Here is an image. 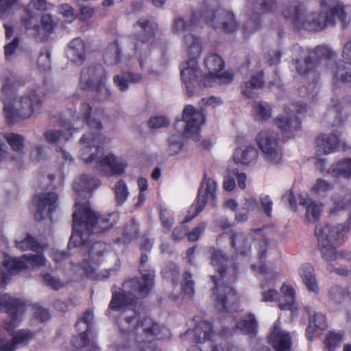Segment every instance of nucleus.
I'll return each mask as SVG.
<instances>
[{
  "label": "nucleus",
  "instance_id": "nucleus-1",
  "mask_svg": "<svg viewBox=\"0 0 351 351\" xmlns=\"http://www.w3.org/2000/svg\"><path fill=\"white\" fill-rule=\"evenodd\" d=\"M202 23L225 33H232L238 28V23L232 12L220 7L211 8L208 1L203 2L199 10L192 13L190 21H186L182 17L175 20L173 25L175 32H188L184 37V41L187 46L189 60L186 62V66L181 69L180 75L189 97L198 95L204 88L210 86L215 79L230 84L234 78L233 73L228 71L220 73L225 67V62L217 53H212L205 58L204 64L208 73L202 74L197 62L202 53L201 41L191 33L197 27H202Z\"/></svg>",
  "mask_w": 351,
  "mask_h": 351
},
{
  "label": "nucleus",
  "instance_id": "nucleus-2",
  "mask_svg": "<svg viewBox=\"0 0 351 351\" xmlns=\"http://www.w3.org/2000/svg\"><path fill=\"white\" fill-rule=\"evenodd\" d=\"M80 115H76L75 112L69 110L70 119L61 117L60 124L62 129L58 130H50L44 133L45 141L49 144H54L62 139L67 141L72 134L86 125L93 132L84 134L80 140L83 145L80 149V158L86 164L96 162V168L101 172L107 169L110 171L111 175H121L126 167V164L119 161L117 157L109 154L105 157L99 159L98 155L101 153L100 138L102 129L101 121L105 116L103 110H96L93 113V108L88 103L82 104Z\"/></svg>",
  "mask_w": 351,
  "mask_h": 351
},
{
  "label": "nucleus",
  "instance_id": "nucleus-3",
  "mask_svg": "<svg viewBox=\"0 0 351 351\" xmlns=\"http://www.w3.org/2000/svg\"><path fill=\"white\" fill-rule=\"evenodd\" d=\"M117 324L121 333L114 346L115 351H160L149 346L161 332V327L152 318L139 321V314L128 308L119 316Z\"/></svg>",
  "mask_w": 351,
  "mask_h": 351
},
{
  "label": "nucleus",
  "instance_id": "nucleus-4",
  "mask_svg": "<svg viewBox=\"0 0 351 351\" xmlns=\"http://www.w3.org/2000/svg\"><path fill=\"white\" fill-rule=\"evenodd\" d=\"M300 58L293 59V64L298 73L302 76L313 75V86L318 82L319 74L317 73L316 68L321 61L326 60V67L331 70L332 73V83L335 85L339 84H348L351 86V62H346L343 60L333 62L331 67L332 58L335 56L334 52L328 47L318 45L312 50L305 51L301 47H298Z\"/></svg>",
  "mask_w": 351,
  "mask_h": 351
},
{
  "label": "nucleus",
  "instance_id": "nucleus-5",
  "mask_svg": "<svg viewBox=\"0 0 351 351\" xmlns=\"http://www.w3.org/2000/svg\"><path fill=\"white\" fill-rule=\"evenodd\" d=\"M346 8L342 3L338 2L327 13L319 12L304 14L306 9L304 5L298 0H291L285 5L282 14L298 30L319 32L327 26H334L335 17L341 23L343 28H346L350 23V17L346 12Z\"/></svg>",
  "mask_w": 351,
  "mask_h": 351
},
{
  "label": "nucleus",
  "instance_id": "nucleus-6",
  "mask_svg": "<svg viewBox=\"0 0 351 351\" xmlns=\"http://www.w3.org/2000/svg\"><path fill=\"white\" fill-rule=\"evenodd\" d=\"M25 84V82L22 77L13 74L3 80L1 88L3 112L5 121L9 125H14L21 119L29 118L42 107V100L37 93L38 90L33 88L27 95L21 97L19 108H14L16 91Z\"/></svg>",
  "mask_w": 351,
  "mask_h": 351
},
{
  "label": "nucleus",
  "instance_id": "nucleus-7",
  "mask_svg": "<svg viewBox=\"0 0 351 351\" xmlns=\"http://www.w3.org/2000/svg\"><path fill=\"white\" fill-rule=\"evenodd\" d=\"M210 263L218 273V276H211L215 285V288L212 289V297L215 306L220 311L229 310L237 301L235 291L228 285L237 278L236 267L221 250L215 249L211 252Z\"/></svg>",
  "mask_w": 351,
  "mask_h": 351
},
{
  "label": "nucleus",
  "instance_id": "nucleus-8",
  "mask_svg": "<svg viewBox=\"0 0 351 351\" xmlns=\"http://www.w3.org/2000/svg\"><path fill=\"white\" fill-rule=\"evenodd\" d=\"M81 267L90 278L104 280L120 269L121 261L110 245L97 241L91 245Z\"/></svg>",
  "mask_w": 351,
  "mask_h": 351
},
{
  "label": "nucleus",
  "instance_id": "nucleus-9",
  "mask_svg": "<svg viewBox=\"0 0 351 351\" xmlns=\"http://www.w3.org/2000/svg\"><path fill=\"white\" fill-rule=\"evenodd\" d=\"M147 256L142 254L140 271L142 279H131L123 284V290L112 294L109 308L118 311L132 306L136 299L145 297L154 286V271L143 269V264L147 261Z\"/></svg>",
  "mask_w": 351,
  "mask_h": 351
},
{
  "label": "nucleus",
  "instance_id": "nucleus-10",
  "mask_svg": "<svg viewBox=\"0 0 351 351\" xmlns=\"http://www.w3.org/2000/svg\"><path fill=\"white\" fill-rule=\"evenodd\" d=\"M107 72L101 64H93L82 71L79 86L83 90L94 93L97 101H109L111 92L106 85Z\"/></svg>",
  "mask_w": 351,
  "mask_h": 351
},
{
  "label": "nucleus",
  "instance_id": "nucleus-11",
  "mask_svg": "<svg viewBox=\"0 0 351 351\" xmlns=\"http://www.w3.org/2000/svg\"><path fill=\"white\" fill-rule=\"evenodd\" d=\"M73 221V233L68 243L69 249L84 245L91 234L104 232L112 226L110 221Z\"/></svg>",
  "mask_w": 351,
  "mask_h": 351
},
{
  "label": "nucleus",
  "instance_id": "nucleus-12",
  "mask_svg": "<svg viewBox=\"0 0 351 351\" xmlns=\"http://www.w3.org/2000/svg\"><path fill=\"white\" fill-rule=\"evenodd\" d=\"M136 25L140 27L141 30L134 34L136 43L134 49L136 53L138 54V62L141 68H144V60L149 55L152 49V43L154 40L158 25L151 22L148 19H140Z\"/></svg>",
  "mask_w": 351,
  "mask_h": 351
},
{
  "label": "nucleus",
  "instance_id": "nucleus-13",
  "mask_svg": "<svg viewBox=\"0 0 351 351\" xmlns=\"http://www.w3.org/2000/svg\"><path fill=\"white\" fill-rule=\"evenodd\" d=\"M182 120H178L174 127L178 129L180 123L184 122V133L187 138L194 141L200 139L201 127L204 123L206 117L202 110L195 109L192 105H186L182 111Z\"/></svg>",
  "mask_w": 351,
  "mask_h": 351
},
{
  "label": "nucleus",
  "instance_id": "nucleus-14",
  "mask_svg": "<svg viewBox=\"0 0 351 351\" xmlns=\"http://www.w3.org/2000/svg\"><path fill=\"white\" fill-rule=\"evenodd\" d=\"M6 308L8 318L3 322V327L7 332L12 331L22 321L26 310L25 304L19 299L12 298L8 294H0V311Z\"/></svg>",
  "mask_w": 351,
  "mask_h": 351
},
{
  "label": "nucleus",
  "instance_id": "nucleus-15",
  "mask_svg": "<svg viewBox=\"0 0 351 351\" xmlns=\"http://www.w3.org/2000/svg\"><path fill=\"white\" fill-rule=\"evenodd\" d=\"M206 176V173H204V179L197 195L196 202L189 207L184 219H193L196 217L203 210L208 200L215 202L217 183L214 180L207 178Z\"/></svg>",
  "mask_w": 351,
  "mask_h": 351
},
{
  "label": "nucleus",
  "instance_id": "nucleus-16",
  "mask_svg": "<svg viewBox=\"0 0 351 351\" xmlns=\"http://www.w3.org/2000/svg\"><path fill=\"white\" fill-rule=\"evenodd\" d=\"M279 139L278 134L269 130H262L256 136L257 145L265 159L274 163L280 162L282 157Z\"/></svg>",
  "mask_w": 351,
  "mask_h": 351
},
{
  "label": "nucleus",
  "instance_id": "nucleus-17",
  "mask_svg": "<svg viewBox=\"0 0 351 351\" xmlns=\"http://www.w3.org/2000/svg\"><path fill=\"white\" fill-rule=\"evenodd\" d=\"M277 6V0H253L252 13L243 26L244 38L258 30L261 25V15L273 12Z\"/></svg>",
  "mask_w": 351,
  "mask_h": 351
},
{
  "label": "nucleus",
  "instance_id": "nucleus-18",
  "mask_svg": "<svg viewBox=\"0 0 351 351\" xmlns=\"http://www.w3.org/2000/svg\"><path fill=\"white\" fill-rule=\"evenodd\" d=\"M36 208L35 219H52L53 213L58 207V195L56 192L41 193L33 197Z\"/></svg>",
  "mask_w": 351,
  "mask_h": 351
},
{
  "label": "nucleus",
  "instance_id": "nucleus-19",
  "mask_svg": "<svg viewBox=\"0 0 351 351\" xmlns=\"http://www.w3.org/2000/svg\"><path fill=\"white\" fill-rule=\"evenodd\" d=\"M261 300L263 302H272L278 300L279 307L281 309L293 311L295 308V292L292 287L287 285H282L280 289L282 295L280 298H278V293L273 288L267 287L264 282H261Z\"/></svg>",
  "mask_w": 351,
  "mask_h": 351
},
{
  "label": "nucleus",
  "instance_id": "nucleus-20",
  "mask_svg": "<svg viewBox=\"0 0 351 351\" xmlns=\"http://www.w3.org/2000/svg\"><path fill=\"white\" fill-rule=\"evenodd\" d=\"M351 222L346 221L332 224V221H319L315 228V234L317 238L318 245H324L326 243H332V239L337 235H343L350 230Z\"/></svg>",
  "mask_w": 351,
  "mask_h": 351
},
{
  "label": "nucleus",
  "instance_id": "nucleus-21",
  "mask_svg": "<svg viewBox=\"0 0 351 351\" xmlns=\"http://www.w3.org/2000/svg\"><path fill=\"white\" fill-rule=\"evenodd\" d=\"M306 112V105H300L299 108L295 113L292 112L287 116H281L276 117L274 123L282 132L284 138H291L295 136V133L301 130L300 114Z\"/></svg>",
  "mask_w": 351,
  "mask_h": 351
},
{
  "label": "nucleus",
  "instance_id": "nucleus-22",
  "mask_svg": "<svg viewBox=\"0 0 351 351\" xmlns=\"http://www.w3.org/2000/svg\"><path fill=\"white\" fill-rule=\"evenodd\" d=\"M47 260L42 254L23 255L20 258H7L4 266L13 274H18L23 269L29 267H41L47 265Z\"/></svg>",
  "mask_w": 351,
  "mask_h": 351
},
{
  "label": "nucleus",
  "instance_id": "nucleus-23",
  "mask_svg": "<svg viewBox=\"0 0 351 351\" xmlns=\"http://www.w3.org/2000/svg\"><path fill=\"white\" fill-rule=\"evenodd\" d=\"M93 311L88 309L84 312L83 316L76 322L75 328L79 332V336L73 343L76 348H81L82 346H84V348H86L90 346V343L91 342L87 339L86 332L89 330L92 326L91 322L93 319Z\"/></svg>",
  "mask_w": 351,
  "mask_h": 351
},
{
  "label": "nucleus",
  "instance_id": "nucleus-24",
  "mask_svg": "<svg viewBox=\"0 0 351 351\" xmlns=\"http://www.w3.org/2000/svg\"><path fill=\"white\" fill-rule=\"evenodd\" d=\"M317 154H329L337 151L339 145V137L337 134H322L316 138Z\"/></svg>",
  "mask_w": 351,
  "mask_h": 351
},
{
  "label": "nucleus",
  "instance_id": "nucleus-25",
  "mask_svg": "<svg viewBox=\"0 0 351 351\" xmlns=\"http://www.w3.org/2000/svg\"><path fill=\"white\" fill-rule=\"evenodd\" d=\"M100 185L99 180L84 174L78 179H76L73 183V189L79 195L88 196L92 195L93 191Z\"/></svg>",
  "mask_w": 351,
  "mask_h": 351
},
{
  "label": "nucleus",
  "instance_id": "nucleus-26",
  "mask_svg": "<svg viewBox=\"0 0 351 351\" xmlns=\"http://www.w3.org/2000/svg\"><path fill=\"white\" fill-rule=\"evenodd\" d=\"M299 204L306 208V217L308 219H319L323 210L324 205L311 199L307 193H301L299 195Z\"/></svg>",
  "mask_w": 351,
  "mask_h": 351
},
{
  "label": "nucleus",
  "instance_id": "nucleus-27",
  "mask_svg": "<svg viewBox=\"0 0 351 351\" xmlns=\"http://www.w3.org/2000/svg\"><path fill=\"white\" fill-rule=\"evenodd\" d=\"M264 73L259 71L256 75H252L251 80L245 82L242 88L243 95L249 99H254L258 97L256 90L262 88L264 85Z\"/></svg>",
  "mask_w": 351,
  "mask_h": 351
},
{
  "label": "nucleus",
  "instance_id": "nucleus-28",
  "mask_svg": "<svg viewBox=\"0 0 351 351\" xmlns=\"http://www.w3.org/2000/svg\"><path fill=\"white\" fill-rule=\"evenodd\" d=\"M72 219H103L101 215L95 213L90 206L88 200L84 203L75 202Z\"/></svg>",
  "mask_w": 351,
  "mask_h": 351
},
{
  "label": "nucleus",
  "instance_id": "nucleus-29",
  "mask_svg": "<svg viewBox=\"0 0 351 351\" xmlns=\"http://www.w3.org/2000/svg\"><path fill=\"white\" fill-rule=\"evenodd\" d=\"M328 173L335 178L351 179V158L341 159L332 164Z\"/></svg>",
  "mask_w": 351,
  "mask_h": 351
},
{
  "label": "nucleus",
  "instance_id": "nucleus-30",
  "mask_svg": "<svg viewBox=\"0 0 351 351\" xmlns=\"http://www.w3.org/2000/svg\"><path fill=\"white\" fill-rule=\"evenodd\" d=\"M309 324L306 328V336L309 340H312L314 335L319 331L325 330L327 327L326 317L321 313H315L309 317Z\"/></svg>",
  "mask_w": 351,
  "mask_h": 351
},
{
  "label": "nucleus",
  "instance_id": "nucleus-31",
  "mask_svg": "<svg viewBox=\"0 0 351 351\" xmlns=\"http://www.w3.org/2000/svg\"><path fill=\"white\" fill-rule=\"evenodd\" d=\"M258 157V152L255 147L252 146L246 147L242 149H236L234 154V160L236 163H241L245 165L254 164Z\"/></svg>",
  "mask_w": 351,
  "mask_h": 351
},
{
  "label": "nucleus",
  "instance_id": "nucleus-32",
  "mask_svg": "<svg viewBox=\"0 0 351 351\" xmlns=\"http://www.w3.org/2000/svg\"><path fill=\"white\" fill-rule=\"evenodd\" d=\"M24 16L22 17V23L27 30H33L35 37L40 35V26L39 24L40 15L28 8H24Z\"/></svg>",
  "mask_w": 351,
  "mask_h": 351
},
{
  "label": "nucleus",
  "instance_id": "nucleus-33",
  "mask_svg": "<svg viewBox=\"0 0 351 351\" xmlns=\"http://www.w3.org/2000/svg\"><path fill=\"white\" fill-rule=\"evenodd\" d=\"M322 257L327 262H335L337 265L345 261V255L343 252H337L331 243L318 245Z\"/></svg>",
  "mask_w": 351,
  "mask_h": 351
},
{
  "label": "nucleus",
  "instance_id": "nucleus-34",
  "mask_svg": "<svg viewBox=\"0 0 351 351\" xmlns=\"http://www.w3.org/2000/svg\"><path fill=\"white\" fill-rule=\"evenodd\" d=\"M142 79L143 76L140 73L125 72L122 75H114L113 82L120 91L124 92L128 89L129 83H138Z\"/></svg>",
  "mask_w": 351,
  "mask_h": 351
},
{
  "label": "nucleus",
  "instance_id": "nucleus-35",
  "mask_svg": "<svg viewBox=\"0 0 351 351\" xmlns=\"http://www.w3.org/2000/svg\"><path fill=\"white\" fill-rule=\"evenodd\" d=\"M35 335L36 332L29 329H21L14 332L12 337L13 351H15L19 347L27 346L35 338Z\"/></svg>",
  "mask_w": 351,
  "mask_h": 351
},
{
  "label": "nucleus",
  "instance_id": "nucleus-36",
  "mask_svg": "<svg viewBox=\"0 0 351 351\" xmlns=\"http://www.w3.org/2000/svg\"><path fill=\"white\" fill-rule=\"evenodd\" d=\"M138 235V225L135 221H129L123 230L121 237H118L115 242L128 245L136 239Z\"/></svg>",
  "mask_w": 351,
  "mask_h": 351
},
{
  "label": "nucleus",
  "instance_id": "nucleus-37",
  "mask_svg": "<svg viewBox=\"0 0 351 351\" xmlns=\"http://www.w3.org/2000/svg\"><path fill=\"white\" fill-rule=\"evenodd\" d=\"M300 274L306 288L311 291L317 292L319 288L313 267L308 263L303 265L300 269Z\"/></svg>",
  "mask_w": 351,
  "mask_h": 351
},
{
  "label": "nucleus",
  "instance_id": "nucleus-38",
  "mask_svg": "<svg viewBox=\"0 0 351 351\" xmlns=\"http://www.w3.org/2000/svg\"><path fill=\"white\" fill-rule=\"evenodd\" d=\"M195 339L198 343L210 341L213 335L211 324L207 321H200L193 330Z\"/></svg>",
  "mask_w": 351,
  "mask_h": 351
},
{
  "label": "nucleus",
  "instance_id": "nucleus-39",
  "mask_svg": "<svg viewBox=\"0 0 351 351\" xmlns=\"http://www.w3.org/2000/svg\"><path fill=\"white\" fill-rule=\"evenodd\" d=\"M121 49L118 45L117 41L110 43L104 53V59L108 65H116L121 60Z\"/></svg>",
  "mask_w": 351,
  "mask_h": 351
},
{
  "label": "nucleus",
  "instance_id": "nucleus-40",
  "mask_svg": "<svg viewBox=\"0 0 351 351\" xmlns=\"http://www.w3.org/2000/svg\"><path fill=\"white\" fill-rule=\"evenodd\" d=\"M69 53L73 61L82 62L85 59V45L80 38H73L69 45Z\"/></svg>",
  "mask_w": 351,
  "mask_h": 351
},
{
  "label": "nucleus",
  "instance_id": "nucleus-41",
  "mask_svg": "<svg viewBox=\"0 0 351 351\" xmlns=\"http://www.w3.org/2000/svg\"><path fill=\"white\" fill-rule=\"evenodd\" d=\"M4 138L13 151L16 152H23L25 138L22 135L13 132H7L4 134Z\"/></svg>",
  "mask_w": 351,
  "mask_h": 351
},
{
  "label": "nucleus",
  "instance_id": "nucleus-42",
  "mask_svg": "<svg viewBox=\"0 0 351 351\" xmlns=\"http://www.w3.org/2000/svg\"><path fill=\"white\" fill-rule=\"evenodd\" d=\"M257 327V322L253 314L250 313L245 319L239 321L236 328L245 333L252 334Z\"/></svg>",
  "mask_w": 351,
  "mask_h": 351
},
{
  "label": "nucleus",
  "instance_id": "nucleus-43",
  "mask_svg": "<svg viewBox=\"0 0 351 351\" xmlns=\"http://www.w3.org/2000/svg\"><path fill=\"white\" fill-rule=\"evenodd\" d=\"M116 202L118 205H122L128 199L129 191L125 181L120 179L114 186Z\"/></svg>",
  "mask_w": 351,
  "mask_h": 351
},
{
  "label": "nucleus",
  "instance_id": "nucleus-44",
  "mask_svg": "<svg viewBox=\"0 0 351 351\" xmlns=\"http://www.w3.org/2000/svg\"><path fill=\"white\" fill-rule=\"evenodd\" d=\"M232 245L242 254H245L250 250V244L243 234H236L232 237Z\"/></svg>",
  "mask_w": 351,
  "mask_h": 351
},
{
  "label": "nucleus",
  "instance_id": "nucleus-45",
  "mask_svg": "<svg viewBox=\"0 0 351 351\" xmlns=\"http://www.w3.org/2000/svg\"><path fill=\"white\" fill-rule=\"evenodd\" d=\"M37 66L40 71H47L51 68V52L45 47L43 48L37 59Z\"/></svg>",
  "mask_w": 351,
  "mask_h": 351
},
{
  "label": "nucleus",
  "instance_id": "nucleus-46",
  "mask_svg": "<svg viewBox=\"0 0 351 351\" xmlns=\"http://www.w3.org/2000/svg\"><path fill=\"white\" fill-rule=\"evenodd\" d=\"M169 154L171 156L178 154L183 147V137L181 134H173L169 139Z\"/></svg>",
  "mask_w": 351,
  "mask_h": 351
},
{
  "label": "nucleus",
  "instance_id": "nucleus-47",
  "mask_svg": "<svg viewBox=\"0 0 351 351\" xmlns=\"http://www.w3.org/2000/svg\"><path fill=\"white\" fill-rule=\"evenodd\" d=\"M16 247L18 249L25 251V250H33L36 251L39 247V244L37 241L35 240L30 234H27L25 238L21 241H16L15 242Z\"/></svg>",
  "mask_w": 351,
  "mask_h": 351
},
{
  "label": "nucleus",
  "instance_id": "nucleus-48",
  "mask_svg": "<svg viewBox=\"0 0 351 351\" xmlns=\"http://www.w3.org/2000/svg\"><path fill=\"white\" fill-rule=\"evenodd\" d=\"M254 110L256 118L259 120L265 121L271 117V108L266 102H259L254 106Z\"/></svg>",
  "mask_w": 351,
  "mask_h": 351
},
{
  "label": "nucleus",
  "instance_id": "nucleus-49",
  "mask_svg": "<svg viewBox=\"0 0 351 351\" xmlns=\"http://www.w3.org/2000/svg\"><path fill=\"white\" fill-rule=\"evenodd\" d=\"M40 34L42 32L45 34H51L54 29L56 24L49 14H45L42 16L40 20Z\"/></svg>",
  "mask_w": 351,
  "mask_h": 351
},
{
  "label": "nucleus",
  "instance_id": "nucleus-50",
  "mask_svg": "<svg viewBox=\"0 0 351 351\" xmlns=\"http://www.w3.org/2000/svg\"><path fill=\"white\" fill-rule=\"evenodd\" d=\"M342 341V335L339 333L330 332L326 337L325 346L327 351H333V350L339 346Z\"/></svg>",
  "mask_w": 351,
  "mask_h": 351
},
{
  "label": "nucleus",
  "instance_id": "nucleus-51",
  "mask_svg": "<svg viewBox=\"0 0 351 351\" xmlns=\"http://www.w3.org/2000/svg\"><path fill=\"white\" fill-rule=\"evenodd\" d=\"M332 116H334L335 119L330 124L331 127L339 126L343 125V120L341 116V109H340L339 106H333L332 107L328 109L326 114V118Z\"/></svg>",
  "mask_w": 351,
  "mask_h": 351
},
{
  "label": "nucleus",
  "instance_id": "nucleus-52",
  "mask_svg": "<svg viewBox=\"0 0 351 351\" xmlns=\"http://www.w3.org/2000/svg\"><path fill=\"white\" fill-rule=\"evenodd\" d=\"M260 210L262 211L265 215L271 218L272 217V207H273V202L271 199L267 195H262L260 196Z\"/></svg>",
  "mask_w": 351,
  "mask_h": 351
},
{
  "label": "nucleus",
  "instance_id": "nucleus-53",
  "mask_svg": "<svg viewBox=\"0 0 351 351\" xmlns=\"http://www.w3.org/2000/svg\"><path fill=\"white\" fill-rule=\"evenodd\" d=\"M210 347V351H226L227 348L223 337L219 334L212 335Z\"/></svg>",
  "mask_w": 351,
  "mask_h": 351
},
{
  "label": "nucleus",
  "instance_id": "nucleus-54",
  "mask_svg": "<svg viewBox=\"0 0 351 351\" xmlns=\"http://www.w3.org/2000/svg\"><path fill=\"white\" fill-rule=\"evenodd\" d=\"M329 296L330 299L336 303H341L348 297L346 291L339 287L332 288L329 291Z\"/></svg>",
  "mask_w": 351,
  "mask_h": 351
},
{
  "label": "nucleus",
  "instance_id": "nucleus-55",
  "mask_svg": "<svg viewBox=\"0 0 351 351\" xmlns=\"http://www.w3.org/2000/svg\"><path fill=\"white\" fill-rule=\"evenodd\" d=\"M18 3V0H0V16L10 14Z\"/></svg>",
  "mask_w": 351,
  "mask_h": 351
},
{
  "label": "nucleus",
  "instance_id": "nucleus-56",
  "mask_svg": "<svg viewBox=\"0 0 351 351\" xmlns=\"http://www.w3.org/2000/svg\"><path fill=\"white\" fill-rule=\"evenodd\" d=\"M254 231L258 233V236L261 237L260 239L254 238V243L258 246V257L261 261L265 256V252L267 246V240L265 237H262L261 231L260 229L255 230Z\"/></svg>",
  "mask_w": 351,
  "mask_h": 351
},
{
  "label": "nucleus",
  "instance_id": "nucleus-57",
  "mask_svg": "<svg viewBox=\"0 0 351 351\" xmlns=\"http://www.w3.org/2000/svg\"><path fill=\"white\" fill-rule=\"evenodd\" d=\"M169 125L168 119L165 116L152 117L148 121V125L152 129L167 127Z\"/></svg>",
  "mask_w": 351,
  "mask_h": 351
},
{
  "label": "nucleus",
  "instance_id": "nucleus-58",
  "mask_svg": "<svg viewBox=\"0 0 351 351\" xmlns=\"http://www.w3.org/2000/svg\"><path fill=\"white\" fill-rule=\"evenodd\" d=\"M80 7V12L77 15V19L83 22L88 21L95 14V8L88 5H78Z\"/></svg>",
  "mask_w": 351,
  "mask_h": 351
},
{
  "label": "nucleus",
  "instance_id": "nucleus-59",
  "mask_svg": "<svg viewBox=\"0 0 351 351\" xmlns=\"http://www.w3.org/2000/svg\"><path fill=\"white\" fill-rule=\"evenodd\" d=\"M43 283L53 289H58L63 286V282L58 278L51 276L49 273L43 275Z\"/></svg>",
  "mask_w": 351,
  "mask_h": 351
},
{
  "label": "nucleus",
  "instance_id": "nucleus-60",
  "mask_svg": "<svg viewBox=\"0 0 351 351\" xmlns=\"http://www.w3.org/2000/svg\"><path fill=\"white\" fill-rule=\"evenodd\" d=\"M182 286L186 294L191 295L194 293V281L192 280L191 274L188 271H185L183 274V284Z\"/></svg>",
  "mask_w": 351,
  "mask_h": 351
},
{
  "label": "nucleus",
  "instance_id": "nucleus-61",
  "mask_svg": "<svg viewBox=\"0 0 351 351\" xmlns=\"http://www.w3.org/2000/svg\"><path fill=\"white\" fill-rule=\"evenodd\" d=\"M163 273L167 278H171L173 282L178 280L179 269L176 264L170 263L166 268L164 269Z\"/></svg>",
  "mask_w": 351,
  "mask_h": 351
},
{
  "label": "nucleus",
  "instance_id": "nucleus-62",
  "mask_svg": "<svg viewBox=\"0 0 351 351\" xmlns=\"http://www.w3.org/2000/svg\"><path fill=\"white\" fill-rule=\"evenodd\" d=\"M59 10L66 21L71 23L75 19L74 9L68 3L60 5Z\"/></svg>",
  "mask_w": 351,
  "mask_h": 351
},
{
  "label": "nucleus",
  "instance_id": "nucleus-63",
  "mask_svg": "<svg viewBox=\"0 0 351 351\" xmlns=\"http://www.w3.org/2000/svg\"><path fill=\"white\" fill-rule=\"evenodd\" d=\"M7 258H12L6 254H4L2 258L0 257V273L1 278L3 283H7L10 277L13 275L8 269V268L4 266L3 262Z\"/></svg>",
  "mask_w": 351,
  "mask_h": 351
},
{
  "label": "nucleus",
  "instance_id": "nucleus-64",
  "mask_svg": "<svg viewBox=\"0 0 351 351\" xmlns=\"http://www.w3.org/2000/svg\"><path fill=\"white\" fill-rule=\"evenodd\" d=\"M330 189V184L326 180L319 178L311 188V191L315 193L326 192Z\"/></svg>",
  "mask_w": 351,
  "mask_h": 351
}]
</instances>
